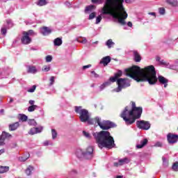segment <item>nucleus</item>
<instances>
[{
    "mask_svg": "<svg viewBox=\"0 0 178 178\" xmlns=\"http://www.w3.org/2000/svg\"><path fill=\"white\" fill-rule=\"evenodd\" d=\"M10 137H12V135H10L9 133L3 131L1 136H0V145H4L5 139L10 138Z\"/></svg>",
    "mask_w": 178,
    "mask_h": 178,
    "instance_id": "nucleus-13",
    "label": "nucleus"
},
{
    "mask_svg": "<svg viewBox=\"0 0 178 178\" xmlns=\"http://www.w3.org/2000/svg\"><path fill=\"white\" fill-rule=\"evenodd\" d=\"M167 141L168 144H170L171 145H173V144H176L178 141V135L169 133L167 135Z\"/></svg>",
    "mask_w": 178,
    "mask_h": 178,
    "instance_id": "nucleus-10",
    "label": "nucleus"
},
{
    "mask_svg": "<svg viewBox=\"0 0 178 178\" xmlns=\"http://www.w3.org/2000/svg\"><path fill=\"white\" fill-rule=\"evenodd\" d=\"M143 114V107L136 106V102H132L131 109L129 110V107L126 106L121 113L120 117L125 122V124L130 126L136 122V119H140Z\"/></svg>",
    "mask_w": 178,
    "mask_h": 178,
    "instance_id": "nucleus-3",
    "label": "nucleus"
},
{
    "mask_svg": "<svg viewBox=\"0 0 178 178\" xmlns=\"http://www.w3.org/2000/svg\"><path fill=\"white\" fill-rule=\"evenodd\" d=\"M8 171H9L8 166H0V174L6 173V172H8Z\"/></svg>",
    "mask_w": 178,
    "mask_h": 178,
    "instance_id": "nucleus-29",
    "label": "nucleus"
},
{
    "mask_svg": "<svg viewBox=\"0 0 178 178\" xmlns=\"http://www.w3.org/2000/svg\"><path fill=\"white\" fill-rule=\"evenodd\" d=\"M29 104L31 106L35 105V101H34V100H29Z\"/></svg>",
    "mask_w": 178,
    "mask_h": 178,
    "instance_id": "nucleus-55",
    "label": "nucleus"
},
{
    "mask_svg": "<svg viewBox=\"0 0 178 178\" xmlns=\"http://www.w3.org/2000/svg\"><path fill=\"white\" fill-rule=\"evenodd\" d=\"M108 63H111V56H109L104 57L100 60V65H104V66H108Z\"/></svg>",
    "mask_w": 178,
    "mask_h": 178,
    "instance_id": "nucleus-17",
    "label": "nucleus"
},
{
    "mask_svg": "<svg viewBox=\"0 0 178 178\" xmlns=\"http://www.w3.org/2000/svg\"><path fill=\"white\" fill-rule=\"evenodd\" d=\"M97 16V13L92 12L89 14L88 20H92L95 19V17Z\"/></svg>",
    "mask_w": 178,
    "mask_h": 178,
    "instance_id": "nucleus-34",
    "label": "nucleus"
},
{
    "mask_svg": "<svg viewBox=\"0 0 178 178\" xmlns=\"http://www.w3.org/2000/svg\"><path fill=\"white\" fill-rule=\"evenodd\" d=\"M51 70V65H44L42 68V72H49Z\"/></svg>",
    "mask_w": 178,
    "mask_h": 178,
    "instance_id": "nucleus-36",
    "label": "nucleus"
},
{
    "mask_svg": "<svg viewBox=\"0 0 178 178\" xmlns=\"http://www.w3.org/2000/svg\"><path fill=\"white\" fill-rule=\"evenodd\" d=\"M27 119H29L27 115H26L24 114H20L19 115V120L21 122H27Z\"/></svg>",
    "mask_w": 178,
    "mask_h": 178,
    "instance_id": "nucleus-30",
    "label": "nucleus"
},
{
    "mask_svg": "<svg viewBox=\"0 0 178 178\" xmlns=\"http://www.w3.org/2000/svg\"><path fill=\"white\" fill-rule=\"evenodd\" d=\"M29 158H30V154H27V156H21V157H19V161H20V162H26V161L29 159Z\"/></svg>",
    "mask_w": 178,
    "mask_h": 178,
    "instance_id": "nucleus-35",
    "label": "nucleus"
},
{
    "mask_svg": "<svg viewBox=\"0 0 178 178\" xmlns=\"http://www.w3.org/2000/svg\"><path fill=\"white\" fill-rule=\"evenodd\" d=\"M134 58L135 62H141V56L138 54V51H134Z\"/></svg>",
    "mask_w": 178,
    "mask_h": 178,
    "instance_id": "nucleus-24",
    "label": "nucleus"
},
{
    "mask_svg": "<svg viewBox=\"0 0 178 178\" xmlns=\"http://www.w3.org/2000/svg\"><path fill=\"white\" fill-rule=\"evenodd\" d=\"M100 129L102 130H109V129H112V127H115V124L113 122L108 120H104L102 122V124H99Z\"/></svg>",
    "mask_w": 178,
    "mask_h": 178,
    "instance_id": "nucleus-9",
    "label": "nucleus"
},
{
    "mask_svg": "<svg viewBox=\"0 0 178 178\" xmlns=\"http://www.w3.org/2000/svg\"><path fill=\"white\" fill-rule=\"evenodd\" d=\"M91 64L87 65H83L82 69H83V70H86V69H90V67H91Z\"/></svg>",
    "mask_w": 178,
    "mask_h": 178,
    "instance_id": "nucleus-53",
    "label": "nucleus"
},
{
    "mask_svg": "<svg viewBox=\"0 0 178 178\" xmlns=\"http://www.w3.org/2000/svg\"><path fill=\"white\" fill-rule=\"evenodd\" d=\"M62 38H57L54 40V44L55 47H60L62 45Z\"/></svg>",
    "mask_w": 178,
    "mask_h": 178,
    "instance_id": "nucleus-25",
    "label": "nucleus"
},
{
    "mask_svg": "<svg viewBox=\"0 0 178 178\" xmlns=\"http://www.w3.org/2000/svg\"><path fill=\"white\" fill-rule=\"evenodd\" d=\"M28 73H31V74H35L38 73V70L34 65L28 66Z\"/></svg>",
    "mask_w": 178,
    "mask_h": 178,
    "instance_id": "nucleus-20",
    "label": "nucleus"
},
{
    "mask_svg": "<svg viewBox=\"0 0 178 178\" xmlns=\"http://www.w3.org/2000/svg\"><path fill=\"white\" fill-rule=\"evenodd\" d=\"M42 127H33L30 129L29 131V134L31 136H34V134H38V133H41L42 131Z\"/></svg>",
    "mask_w": 178,
    "mask_h": 178,
    "instance_id": "nucleus-14",
    "label": "nucleus"
},
{
    "mask_svg": "<svg viewBox=\"0 0 178 178\" xmlns=\"http://www.w3.org/2000/svg\"><path fill=\"white\" fill-rule=\"evenodd\" d=\"M19 125L20 124L19 123V122H16L15 123L10 124L8 127V129L10 131H15V130H17V128Z\"/></svg>",
    "mask_w": 178,
    "mask_h": 178,
    "instance_id": "nucleus-21",
    "label": "nucleus"
},
{
    "mask_svg": "<svg viewBox=\"0 0 178 178\" xmlns=\"http://www.w3.org/2000/svg\"><path fill=\"white\" fill-rule=\"evenodd\" d=\"M51 137L52 140H55L58 137V132L54 129H51Z\"/></svg>",
    "mask_w": 178,
    "mask_h": 178,
    "instance_id": "nucleus-32",
    "label": "nucleus"
},
{
    "mask_svg": "<svg viewBox=\"0 0 178 178\" xmlns=\"http://www.w3.org/2000/svg\"><path fill=\"white\" fill-rule=\"evenodd\" d=\"M38 108V106L37 105L30 106L29 107H28V112H34V111H35V109H37Z\"/></svg>",
    "mask_w": 178,
    "mask_h": 178,
    "instance_id": "nucleus-31",
    "label": "nucleus"
},
{
    "mask_svg": "<svg viewBox=\"0 0 178 178\" xmlns=\"http://www.w3.org/2000/svg\"><path fill=\"white\" fill-rule=\"evenodd\" d=\"M74 111L77 115H79V120L82 123H92V121L90 120L91 116L88 110L83 108V106H75Z\"/></svg>",
    "mask_w": 178,
    "mask_h": 178,
    "instance_id": "nucleus-5",
    "label": "nucleus"
},
{
    "mask_svg": "<svg viewBox=\"0 0 178 178\" xmlns=\"http://www.w3.org/2000/svg\"><path fill=\"white\" fill-rule=\"evenodd\" d=\"M118 80L117 77L114 75V76L110 77L109 80L107 81H110L111 84H112V83H115V81H118Z\"/></svg>",
    "mask_w": 178,
    "mask_h": 178,
    "instance_id": "nucleus-39",
    "label": "nucleus"
},
{
    "mask_svg": "<svg viewBox=\"0 0 178 178\" xmlns=\"http://www.w3.org/2000/svg\"><path fill=\"white\" fill-rule=\"evenodd\" d=\"M159 13L160 15H165V8H159Z\"/></svg>",
    "mask_w": 178,
    "mask_h": 178,
    "instance_id": "nucleus-51",
    "label": "nucleus"
},
{
    "mask_svg": "<svg viewBox=\"0 0 178 178\" xmlns=\"http://www.w3.org/2000/svg\"><path fill=\"white\" fill-rule=\"evenodd\" d=\"M122 74H123V72H122V70H118V72L117 73H115L114 76L117 79H119V77H122Z\"/></svg>",
    "mask_w": 178,
    "mask_h": 178,
    "instance_id": "nucleus-44",
    "label": "nucleus"
},
{
    "mask_svg": "<svg viewBox=\"0 0 178 178\" xmlns=\"http://www.w3.org/2000/svg\"><path fill=\"white\" fill-rule=\"evenodd\" d=\"M3 112H5V110H3V109L0 110V113L1 115H3Z\"/></svg>",
    "mask_w": 178,
    "mask_h": 178,
    "instance_id": "nucleus-63",
    "label": "nucleus"
},
{
    "mask_svg": "<svg viewBox=\"0 0 178 178\" xmlns=\"http://www.w3.org/2000/svg\"><path fill=\"white\" fill-rule=\"evenodd\" d=\"M82 44H87V39L86 38H83V40L81 41Z\"/></svg>",
    "mask_w": 178,
    "mask_h": 178,
    "instance_id": "nucleus-56",
    "label": "nucleus"
},
{
    "mask_svg": "<svg viewBox=\"0 0 178 178\" xmlns=\"http://www.w3.org/2000/svg\"><path fill=\"white\" fill-rule=\"evenodd\" d=\"M101 20H102V16L98 15L96 17L95 24H99L101 23Z\"/></svg>",
    "mask_w": 178,
    "mask_h": 178,
    "instance_id": "nucleus-42",
    "label": "nucleus"
},
{
    "mask_svg": "<svg viewBox=\"0 0 178 178\" xmlns=\"http://www.w3.org/2000/svg\"><path fill=\"white\" fill-rule=\"evenodd\" d=\"M118 88L112 90L113 92H120L123 88L130 87V80L124 78H120L117 80Z\"/></svg>",
    "mask_w": 178,
    "mask_h": 178,
    "instance_id": "nucleus-6",
    "label": "nucleus"
},
{
    "mask_svg": "<svg viewBox=\"0 0 178 178\" xmlns=\"http://www.w3.org/2000/svg\"><path fill=\"white\" fill-rule=\"evenodd\" d=\"M116 178H123V177L120 176V175H118V176L116 177Z\"/></svg>",
    "mask_w": 178,
    "mask_h": 178,
    "instance_id": "nucleus-64",
    "label": "nucleus"
},
{
    "mask_svg": "<svg viewBox=\"0 0 178 178\" xmlns=\"http://www.w3.org/2000/svg\"><path fill=\"white\" fill-rule=\"evenodd\" d=\"M5 153V149H0V155H2V154Z\"/></svg>",
    "mask_w": 178,
    "mask_h": 178,
    "instance_id": "nucleus-59",
    "label": "nucleus"
},
{
    "mask_svg": "<svg viewBox=\"0 0 178 178\" xmlns=\"http://www.w3.org/2000/svg\"><path fill=\"white\" fill-rule=\"evenodd\" d=\"M149 15H151L152 16H156L155 13H149Z\"/></svg>",
    "mask_w": 178,
    "mask_h": 178,
    "instance_id": "nucleus-62",
    "label": "nucleus"
},
{
    "mask_svg": "<svg viewBox=\"0 0 178 178\" xmlns=\"http://www.w3.org/2000/svg\"><path fill=\"white\" fill-rule=\"evenodd\" d=\"M154 147L156 148H162V147H163V143L161 141H157L154 143Z\"/></svg>",
    "mask_w": 178,
    "mask_h": 178,
    "instance_id": "nucleus-33",
    "label": "nucleus"
},
{
    "mask_svg": "<svg viewBox=\"0 0 178 178\" xmlns=\"http://www.w3.org/2000/svg\"><path fill=\"white\" fill-rule=\"evenodd\" d=\"M33 170H34V168H33V166H31V165H29V166L26 168V171H25V173H26V175H27L28 176H30V175H31V172H33Z\"/></svg>",
    "mask_w": 178,
    "mask_h": 178,
    "instance_id": "nucleus-28",
    "label": "nucleus"
},
{
    "mask_svg": "<svg viewBox=\"0 0 178 178\" xmlns=\"http://www.w3.org/2000/svg\"><path fill=\"white\" fill-rule=\"evenodd\" d=\"M172 170H174L175 172H178V162H175L172 165Z\"/></svg>",
    "mask_w": 178,
    "mask_h": 178,
    "instance_id": "nucleus-45",
    "label": "nucleus"
},
{
    "mask_svg": "<svg viewBox=\"0 0 178 178\" xmlns=\"http://www.w3.org/2000/svg\"><path fill=\"white\" fill-rule=\"evenodd\" d=\"M147 144H148V139L144 138L137 143L136 148L140 149L141 148H143V147H145Z\"/></svg>",
    "mask_w": 178,
    "mask_h": 178,
    "instance_id": "nucleus-15",
    "label": "nucleus"
},
{
    "mask_svg": "<svg viewBox=\"0 0 178 178\" xmlns=\"http://www.w3.org/2000/svg\"><path fill=\"white\" fill-rule=\"evenodd\" d=\"M127 26H128V27H133V23H131V22H128Z\"/></svg>",
    "mask_w": 178,
    "mask_h": 178,
    "instance_id": "nucleus-57",
    "label": "nucleus"
},
{
    "mask_svg": "<svg viewBox=\"0 0 178 178\" xmlns=\"http://www.w3.org/2000/svg\"><path fill=\"white\" fill-rule=\"evenodd\" d=\"M109 86H111V81H106V82L103 83L102 84H101L99 86V91H104V90H105L106 87H109Z\"/></svg>",
    "mask_w": 178,
    "mask_h": 178,
    "instance_id": "nucleus-23",
    "label": "nucleus"
},
{
    "mask_svg": "<svg viewBox=\"0 0 178 178\" xmlns=\"http://www.w3.org/2000/svg\"><path fill=\"white\" fill-rule=\"evenodd\" d=\"M133 0H125L126 3H131Z\"/></svg>",
    "mask_w": 178,
    "mask_h": 178,
    "instance_id": "nucleus-61",
    "label": "nucleus"
},
{
    "mask_svg": "<svg viewBox=\"0 0 178 178\" xmlns=\"http://www.w3.org/2000/svg\"><path fill=\"white\" fill-rule=\"evenodd\" d=\"M36 88H37V86L35 85H33L31 88H30L27 90V92H34V91H35Z\"/></svg>",
    "mask_w": 178,
    "mask_h": 178,
    "instance_id": "nucleus-43",
    "label": "nucleus"
},
{
    "mask_svg": "<svg viewBox=\"0 0 178 178\" xmlns=\"http://www.w3.org/2000/svg\"><path fill=\"white\" fill-rule=\"evenodd\" d=\"M130 162V159L127 157H125L124 159H120L118 160V162L114 163V166L116 168L119 166H123V165H126Z\"/></svg>",
    "mask_w": 178,
    "mask_h": 178,
    "instance_id": "nucleus-12",
    "label": "nucleus"
},
{
    "mask_svg": "<svg viewBox=\"0 0 178 178\" xmlns=\"http://www.w3.org/2000/svg\"><path fill=\"white\" fill-rule=\"evenodd\" d=\"M92 134L100 149H102V148H108V149L114 148L115 145V139L111 136L109 131H102L99 132H93Z\"/></svg>",
    "mask_w": 178,
    "mask_h": 178,
    "instance_id": "nucleus-4",
    "label": "nucleus"
},
{
    "mask_svg": "<svg viewBox=\"0 0 178 178\" xmlns=\"http://www.w3.org/2000/svg\"><path fill=\"white\" fill-rule=\"evenodd\" d=\"M162 160H163V166H164V168H168V166L169 165V161H168V160H166L165 157H163Z\"/></svg>",
    "mask_w": 178,
    "mask_h": 178,
    "instance_id": "nucleus-38",
    "label": "nucleus"
},
{
    "mask_svg": "<svg viewBox=\"0 0 178 178\" xmlns=\"http://www.w3.org/2000/svg\"><path fill=\"white\" fill-rule=\"evenodd\" d=\"M12 148H16V147H17V145L16 143H13V146H11Z\"/></svg>",
    "mask_w": 178,
    "mask_h": 178,
    "instance_id": "nucleus-60",
    "label": "nucleus"
},
{
    "mask_svg": "<svg viewBox=\"0 0 178 178\" xmlns=\"http://www.w3.org/2000/svg\"><path fill=\"white\" fill-rule=\"evenodd\" d=\"M40 33L42 34V35H49V34L52 33V30H51V29L49 27L44 26L40 28Z\"/></svg>",
    "mask_w": 178,
    "mask_h": 178,
    "instance_id": "nucleus-16",
    "label": "nucleus"
},
{
    "mask_svg": "<svg viewBox=\"0 0 178 178\" xmlns=\"http://www.w3.org/2000/svg\"><path fill=\"white\" fill-rule=\"evenodd\" d=\"M167 3H168L169 5H171V6H178L177 0H167Z\"/></svg>",
    "mask_w": 178,
    "mask_h": 178,
    "instance_id": "nucleus-27",
    "label": "nucleus"
},
{
    "mask_svg": "<svg viewBox=\"0 0 178 178\" xmlns=\"http://www.w3.org/2000/svg\"><path fill=\"white\" fill-rule=\"evenodd\" d=\"M99 1H101V0H92V3H98V2H99Z\"/></svg>",
    "mask_w": 178,
    "mask_h": 178,
    "instance_id": "nucleus-58",
    "label": "nucleus"
},
{
    "mask_svg": "<svg viewBox=\"0 0 178 178\" xmlns=\"http://www.w3.org/2000/svg\"><path fill=\"white\" fill-rule=\"evenodd\" d=\"M35 4L37 5V6H47V5H48V1L47 0H38L35 2Z\"/></svg>",
    "mask_w": 178,
    "mask_h": 178,
    "instance_id": "nucleus-22",
    "label": "nucleus"
},
{
    "mask_svg": "<svg viewBox=\"0 0 178 178\" xmlns=\"http://www.w3.org/2000/svg\"><path fill=\"white\" fill-rule=\"evenodd\" d=\"M6 28H1V34H3V35H6Z\"/></svg>",
    "mask_w": 178,
    "mask_h": 178,
    "instance_id": "nucleus-52",
    "label": "nucleus"
},
{
    "mask_svg": "<svg viewBox=\"0 0 178 178\" xmlns=\"http://www.w3.org/2000/svg\"><path fill=\"white\" fill-rule=\"evenodd\" d=\"M83 135L86 138H88L89 140L91 139V135L90 134V133L86 131H83Z\"/></svg>",
    "mask_w": 178,
    "mask_h": 178,
    "instance_id": "nucleus-41",
    "label": "nucleus"
},
{
    "mask_svg": "<svg viewBox=\"0 0 178 178\" xmlns=\"http://www.w3.org/2000/svg\"><path fill=\"white\" fill-rule=\"evenodd\" d=\"M124 0H104L102 9V15H109L113 19H116L119 24L126 26V19L128 15L124 10Z\"/></svg>",
    "mask_w": 178,
    "mask_h": 178,
    "instance_id": "nucleus-2",
    "label": "nucleus"
},
{
    "mask_svg": "<svg viewBox=\"0 0 178 178\" xmlns=\"http://www.w3.org/2000/svg\"><path fill=\"white\" fill-rule=\"evenodd\" d=\"M106 45L108 48V49H111V48H113V47L115 45V43L112 40V39H109L106 42Z\"/></svg>",
    "mask_w": 178,
    "mask_h": 178,
    "instance_id": "nucleus-26",
    "label": "nucleus"
},
{
    "mask_svg": "<svg viewBox=\"0 0 178 178\" xmlns=\"http://www.w3.org/2000/svg\"><path fill=\"white\" fill-rule=\"evenodd\" d=\"M28 124L30 126H37V122H35V120H34V119L29 120H28Z\"/></svg>",
    "mask_w": 178,
    "mask_h": 178,
    "instance_id": "nucleus-37",
    "label": "nucleus"
},
{
    "mask_svg": "<svg viewBox=\"0 0 178 178\" xmlns=\"http://www.w3.org/2000/svg\"><path fill=\"white\" fill-rule=\"evenodd\" d=\"M82 156L85 159H92V156H94V148L91 146L88 147L85 151L82 152Z\"/></svg>",
    "mask_w": 178,
    "mask_h": 178,
    "instance_id": "nucleus-8",
    "label": "nucleus"
},
{
    "mask_svg": "<svg viewBox=\"0 0 178 178\" xmlns=\"http://www.w3.org/2000/svg\"><path fill=\"white\" fill-rule=\"evenodd\" d=\"M136 127L140 130H149L151 129V124L148 121L138 120L136 122Z\"/></svg>",
    "mask_w": 178,
    "mask_h": 178,
    "instance_id": "nucleus-7",
    "label": "nucleus"
},
{
    "mask_svg": "<svg viewBox=\"0 0 178 178\" xmlns=\"http://www.w3.org/2000/svg\"><path fill=\"white\" fill-rule=\"evenodd\" d=\"M43 145H44V147H47V145H51L49 143V140H45L44 143H43Z\"/></svg>",
    "mask_w": 178,
    "mask_h": 178,
    "instance_id": "nucleus-54",
    "label": "nucleus"
},
{
    "mask_svg": "<svg viewBox=\"0 0 178 178\" xmlns=\"http://www.w3.org/2000/svg\"><path fill=\"white\" fill-rule=\"evenodd\" d=\"M23 35L21 38V42L24 44V45H29V44H31V38L28 36L24 32H23Z\"/></svg>",
    "mask_w": 178,
    "mask_h": 178,
    "instance_id": "nucleus-11",
    "label": "nucleus"
},
{
    "mask_svg": "<svg viewBox=\"0 0 178 178\" xmlns=\"http://www.w3.org/2000/svg\"><path fill=\"white\" fill-rule=\"evenodd\" d=\"M6 23H7V24H8V29H10V27H13V23H12V20L8 19V20L6 21Z\"/></svg>",
    "mask_w": 178,
    "mask_h": 178,
    "instance_id": "nucleus-48",
    "label": "nucleus"
},
{
    "mask_svg": "<svg viewBox=\"0 0 178 178\" xmlns=\"http://www.w3.org/2000/svg\"><path fill=\"white\" fill-rule=\"evenodd\" d=\"M125 73L126 76L134 79L138 83L147 81L150 86H154L159 81V84L164 86V88L168 87V83H169V79L162 75H159L156 77L155 67L153 65L147 66L144 69L134 65L131 68L125 69Z\"/></svg>",
    "mask_w": 178,
    "mask_h": 178,
    "instance_id": "nucleus-1",
    "label": "nucleus"
},
{
    "mask_svg": "<svg viewBox=\"0 0 178 178\" xmlns=\"http://www.w3.org/2000/svg\"><path fill=\"white\" fill-rule=\"evenodd\" d=\"M64 5H65V6H67V8H73L72 3H70V1H65L64 3Z\"/></svg>",
    "mask_w": 178,
    "mask_h": 178,
    "instance_id": "nucleus-50",
    "label": "nucleus"
},
{
    "mask_svg": "<svg viewBox=\"0 0 178 178\" xmlns=\"http://www.w3.org/2000/svg\"><path fill=\"white\" fill-rule=\"evenodd\" d=\"M45 60L47 63H49V62H52V56H47Z\"/></svg>",
    "mask_w": 178,
    "mask_h": 178,
    "instance_id": "nucleus-47",
    "label": "nucleus"
},
{
    "mask_svg": "<svg viewBox=\"0 0 178 178\" xmlns=\"http://www.w3.org/2000/svg\"><path fill=\"white\" fill-rule=\"evenodd\" d=\"M91 74H92L93 77H95V79H99V74H97V72H95V71H92Z\"/></svg>",
    "mask_w": 178,
    "mask_h": 178,
    "instance_id": "nucleus-49",
    "label": "nucleus"
},
{
    "mask_svg": "<svg viewBox=\"0 0 178 178\" xmlns=\"http://www.w3.org/2000/svg\"><path fill=\"white\" fill-rule=\"evenodd\" d=\"M24 33L29 37H31V35H34V31H33V30H29L26 32L24 31Z\"/></svg>",
    "mask_w": 178,
    "mask_h": 178,
    "instance_id": "nucleus-40",
    "label": "nucleus"
},
{
    "mask_svg": "<svg viewBox=\"0 0 178 178\" xmlns=\"http://www.w3.org/2000/svg\"><path fill=\"white\" fill-rule=\"evenodd\" d=\"M95 10V6L90 5L88 6L85 8V13L86 15H90V13H92Z\"/></svg>",
    "mask_w": 178,
    "mask_h": 178,
    "instance_id": "nucleus-19",
    "label": "nucleus"
},
{
    "mask_svg": "<svg viewBox=\"0 0 178 178\" xmlns=\"http://www.w3.org/2000/svg\"><path fill=\"white\" fill-rule=\"evenodd\" d=\"M90 120L92 121V123H88V124H97L99 126V124L102 123V122H101V118L99 117H95V118H90Z\"/></svg>",
    "mask_w": 178,
    "mask_h": 178,
    "instance_id": "nucleus-18",
    "label": "nucleus"
},
{
    "mask_svg": "<svg viewBox=\"0 0 178 178\" xmlns=\"http://www.w3.org/2000/svg\"><path fill=\"white\" fill-rule=\"evenodd\" d=\"M49 86L51 87V86H54V83H55V76H51L49 79Z\"/></svg>",
    "mask_w": 178,
    "mask_h": 178,
    "instance_id": "nucleus-46",
    "label": "nucleus"
}]
</instances>
